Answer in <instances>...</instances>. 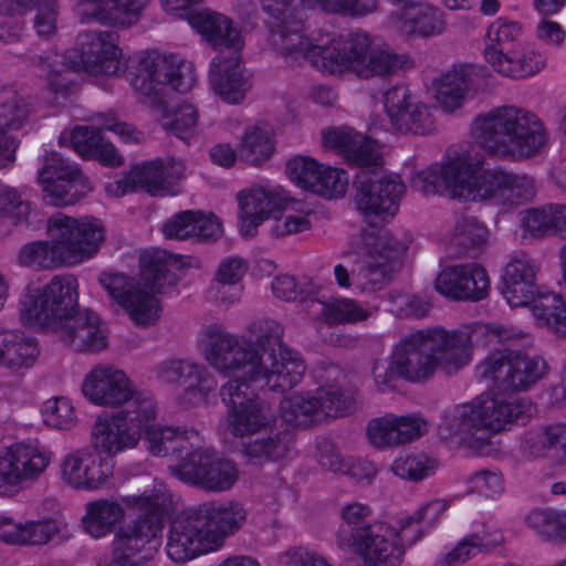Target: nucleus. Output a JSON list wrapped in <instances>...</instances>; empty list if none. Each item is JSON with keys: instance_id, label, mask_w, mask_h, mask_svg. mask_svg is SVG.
Instances as JSON below:
<instances>
[{"instance_id": "f257e3e1", "label": "nucleus", "mask_w": 566, "mask_h": 566, "mask_svg": "<svg viewBox=\"0 0 566 566\" xmlns=\"http://www.w3.org/2000/svg\"><path fill=\"white\" fill-rule=\"evenodd\" d=\"M248 337L227 331L219 323L202 326L198 345L207 363L223 375L241 371L248 379L274 394L301 384L306 373L302 355L282 340L283 326L270 318L251 322Z\"/></svg>"}, {"instance_id": "f03ea898", "label": "nucleus", "mask_w": 566, "mask_h": 566, "mask_svg": "<svg viewBox=\"0 0 566 566\" xmlns=\"http://www.w3.org/2000/svg\"><path fill=\"white\" fill-rule=\"evenodd\" d=\"M412 187L424 196L448 190L453 198L503 208L524 205L536 196L533 177L501 166L485 168L484 156L474 146L449 149L440 165L413 176Z\"/></svg>"}, {"instance_id": "7ed1b4c3", "label": "nucleus", "mask_w": 566, "mask_h": 566, "mask_svg": "<svg viewBox=\"0 0 566 566\" xmlns=\"http://www.w3.org/2000/svg\"><path fill=\"white\" fill-rule=\"evenodd\" d=\"M325 148L336 149L348 163L360 167L354 187L355 201L366 222L376 229L398 211L405 185L399 176L381 174V156L375 142L349 127L324 130Z\"/></svg>"}, {"instance_id": "20e7f679", "label": "nucleus", "mask_w": 566, "mask_h": 566, "mask_svg": "<svg viewBox=\"0 0 566 566\" xmlns=\"http://www.w3.org/2000/svg\"><path fill=\"white\" fill-rule=\"evenodd\" d=\"M177 264L175 255L165 250L147 252L140 258L139 277L124 273L103 272L98 275L101 286L127 313L137 326H154L161 307L156 294L176 283L171 266Z\"/></svg>"}, {"instance_id": "39448f33", "label": "nucleus", "mask_w": 566, "mask_h": 566, "mask_svg": "<svg viewBox=\"0 0 566 566\" xmlns=\"http://www.w3.org/2000/svg\"><path fill=\"white\" fill-rule=\"evenodd\" d=\"M472 335L467 329L441 327L410 333L399 339L391 353L403 371V380L418 384L429 380L438 368L447 373L467 365L472 357Z\"/></svg>"}, {"instance_id": "423d86ee", "label": "nucleus", "mask_w": 566, "mask_h": 566, "mask_svg": "<svg viewBox=\"0 0 566 566\" xmlns=\"http://www.w3.org/2000/svg\"><path fill=\"white\" fill-rule=\"evenodd\" d=\"M48 241L24 244L18 253L22 266L51 270L71 266L93 258L105 239L102 222L92 217L73 218L55 213L48 220Z\"/></svg>"}, {"instance_id": "0eeeda50", "label": "nucleus", "mask_w": 566, "mask_h": 566, "mask_svg": "<svg viewBox=\"0 0 566 566\" xmlns=\"http://www.w3.org/2000/svg\"><path fill=\"white\" fill-rule=\"evenodd\" d=\"M474 130L483 148L503 158L534 157L548 140L542 119L527 108L515 105L497 106L478 116Z\"/></svg>"}, {"instance_id": "6e6552de", "label": "nucleus", "mask_w": 566, "mask_h": 566, "mask_svg": "<svg viewBox=\"0 0 566 566\" xmlns=\"http://www.w3.org/2000/svg\"><path fill=\"white\" fill-rule=\"evenodd\" d=\"M172 499V493L163 485L124 499L139 514L116 531L113 557L107 566H147L158 551L164 517Z\"/></svg>"}, {"instance_id": "1a4fd4ad", "label": "nucleus", "mask_w": 566, "mask_h": 566, "mask_svg": "<svg viewBox=\"0 0 566 566\" xmlns=\"http://www.w3.org/2000/svg\"><path fill=\"white\" fill-rule=\"evenodd\" d=\"M405 249L388 230L364 231L360 251L348 254L334 268L337 285L360 292L381 290L391 281Z\"/></svg>"}, {"instance_id": "9d476101", "label": "nucleus", "mask_w": 566, "mask_h": 566, "mask_svg": "<svg viewBox=\"0 0 566 566\" xmlns=\"http://www.w3.org/2000/svg\"><path fill=\"white\" fill-rule=\"evenodd\" d=\"M327 62L322 65L327 73L336 74L352 70L361 78L387 76L400 70L411 69L412 60L406 54H397L388 45L375 44L364 32L339 36L336 49L325 53Z\"/></svg>"}, {"instance_id": "9b49d317", "label": "nucleus", "mask_w": 566, "mask_h": 566, "mask_svg": "<svg viewBox=\"0 0 566 566\" xmlns=\"http://www.w3.org/2000/svg\"><path fill=\"white\" fill-rule=\"evenodd\" d=\"M77 289V280L71 274L55 275L43 287H29L20 301L21 321L52 332L81 311Z\"/></svg>"}, {"instance_id": "f8f14e48", "label": "nucleus", "mask_w": 566, "mask_h": 566, "mask_svg": "<svg viewBox=\"0 0 566 566\" xmlns=\"http://www.w3.org/2000/svg\"><path fill=\"white\" fill-rule=\"evenodd\" d=\"M251 388L272 392L270 388L251 382L242 373L220 387V398L227 407L228 429L234 438L249 440L276 421L271 405L250 390Z\"/></svg>"}, {"instance_id": "ddd939ff", "label": "nucleus", "mask_w": 566, "mask_h": 566, "mask_svg": "<svg viewBox=\"0 0 566 566\" xmlns=\"http://www.w3.org/2000/svg\"><path fill=\"white\" fill-rule=\"evenodd\" d=\"M480 377L492 381L504 392L530 390L549 373L547 360L537 354L523 350H496L478 367Z\"/></svg>"}, {"instance_id": "4468645a", "label": "nucleus", "mask_w": 566, "mask_h": 566, "mask_svg": "<svg viewBox=\"0 0 566 566\" xmlns=\"http://www.w3.org/2000/svg\"><path fill=\"white\" fill-rule=\"evenodd\" d=\"M522 27L515 21L499 18L486 30L484 57L497 73L513 78L533 75L544 62L533 51L518 49Z\"/></svg>"}, {"instance_id": "2eb2a0df", "label": "nucleus", "mask_w": 566, "mask_h": 566, "mask_svg": "<svg viewBox=\"0 0 566 566\" xmlns=\"http://www.w3.org/2000/svg\"><path fill=\"white\" fill-rule=\"evenodd\" d=\"M282 420L293 427L308 428L325 418H338L354 410V400L337 385H325L315 391H297L280 402Z\"/></svg>"}, {"instance_id": "dca6fc26", "label": "nucleus", "mask_w": 566, "mask_h": 566, "mask_svg": "<svg viewBox=\"0 0 566 566\" xmlns=\"http://www.w3.org/2000/svg\"><path fill=\"white\" fill-rule=\"evenodd\" d=\"M196 72L191 62L177 55L145 53L139 56L134 71L129 73L132 86L145 96H157L166 85L186 93L196 83Z\"/></svg>"}, {"instance_id": "f3484780", "label": "nucleus", "mask_w": 566, "mask_h": 566, "mask_svg": "<svg viewBox=\"0 0 566 566\" xmlns=\"http://www.w3.org/2000/svg\"><path fill=\"white\" fill-rule=\"evenodd\" d=\"M169 472L181 482L209 492H226L239 478L237 464L198 444L187 452L177 464L168 467Z\"/></svg>"}, {"instance_id": "a211bd4d", "label": "nucleus", "mask_w": 566, "mask_h": 566, "mask_svg": "<svg viewBox=\"0 0 566 566\" xmlns=\"http://www.w3.org/2000/svg\"><path fill=\"white\" fill-rule=\"evenodd\" d=\"M51 453L38 442H17L0 454V494L13 495L27 483L40 479Z\"/></svg>"}, {"instance_id": "6ab92c4d", "label": "nucleus", "mask_w": 566, "mask_h": 566, "mask_svg": "<svg viewBox=\"0 0 566 566\" xmlns=\"http://www.w3.org/2000/svg\"><path fill=\"white\" fill-rule=\"evenodd\" d=\"M384 105L391 128L398 133L424 136L436 129L433 107L420 101L406 85L390 87L384 94Z\"/></svg>"}, {"instance_id": "aec40b11", "label": "nucleus", "mask_w": 566, "mask_h": 566, "mask_svg": "<svg viewBox=\"0 0 566 566\" xmlns=\"http://www.w3.org/2000/svg\"><path fill=\"white\" fill-rule=\"evenodd\" d=\"M352 541L360 566H400L405 555L401 534L392 526L374 522L354 528Z\"/></svg>"}, {"instance_id": "412c9836", "label": "nucleus", "mask_w": 566, "mask_h": 566, "mask_svg": "<svg viewBox=\"0 0 566 566\" xmlns=\"http://www.w3.org/2000/svg\"><path fill=\"white\" fill-rule=\"evenodd\" d=\"M39 182L44 199L53 206L74 205L92 189L81 170L56 153L45 158L39 172Z\"/></svg>"}, {"instance_id": "4be33fe9", "label": "nucleus", "mask_w": 566, "mask_h": 566, "mask_svg": "<svg viewBox=\"0 0 566 566\" xmlns=\"http://www.w3.org/2000/svg\"><path fill=\"white\" fill-rule=\"evenodd\" d=\"M279 20L281 24L272 32V43L289 63L308 61L314 67L327 72L323 63L327 62V50L336 49L339 38H333L326 42L313 44L304 34L303 23L292 17V12L284 14Z\"/></svg>"}, {"instance_id": "5701e85b", "label": "nucleus", "mask_w": 566, "mask_h": 566, "mask_svg": "<svg viewBox=\"0 0 566 566\" xmlns=\"http://www.w3.org/2000/svg\"><path fill=\"white\" fill-rule=\"evenodd\" d=\"M60 470L66 485L86 491L104 488L113 474L109 462L88 448L76 449L64 455Z\"/></svg>"}, {"instance_id": "b1692460", "label": "nucleus", "mask_w": 566, "mask_h": 566, "mask_svg": "<svg viewBox=\"0 0 566 566\" xmlns=\"http://www.w3.org/2000/svg\"><path fill=\"white\" fill-rule=\"evenodd\" d=\"M428 423L418 413H385L371 419L366 428L369 443L380 450L400 447L421 438Z\"/></svg>"}, {"instance_id": "393cba45", "label": "nucleus", "mask_w": 566, "mask_h": 566, "mask_svg": "<svg viewBox=\"0 0 566 566\" xmlns=\"http://www.w3.org/2000/svg\"><path fill=\"white\" fill-rule=\"evenodd\" d=\"M52 333L64 346L76 353L96 354L108 346L107 333L98 315L87 308L69 316Z\"/></svg>"}, {"instance_id": "a878e982", "label": "nucleus", "mask_w": 566, "mask_h": 566, "mask_svg": "<svg viewBox=\"0 0 566 566\" xmlns=\"http://www.w3.org/2000/svg\"><path fill=\"white\" fill-rule=\"evenodd\" d=\"M133 384L119 368L99 364L85 376L82 391L94 405L116 408L132 397Z\"/></svg>"}, {"instance_id": "bb28decb", "label": "nucleus", "mask_w": 566, "mask_h": 566, "mask_svg": "<svg viewBox=\"0 0 566 566\" xmlns=\"http://www.w3.org/2000/svg\"><path fill=\"white\" fill-rule=\"evenodd\" d=\"M217 549L195 511L177 516L169 528L166 552L175 563H186Z\"/></svg>"}, {"instance_id": "cd10ccee", "label": "nucleus", "mask_w": 566, "mask_h": 566, "mask_svg": "<svg viewBox=\"0 0 566 566\" xmlns=\"http://www.w3.org/2000/svg\"><path fill=\"white\" fill-rule=\"evenodd\" d=\"M436 290L452 300L478 302L488 296L490 279L478 263L447 266L436 279Z\"/></svg>"}, {"instance_id": "c85d7f7f", "label": "nucleus", "mask_w": 566, "mask_h": 566, "mask_svg": "<svg viewBox=\"0 0 566 566\" xmlns=\"http://www.w3.org/2000/svg\"><path fill=\"white\" fill-rule=\"evenodd\" d=\"M475 403L482 427L486 429L488 444L492 433L505 430L507 426L518 420H524L533 410L528 399L500 390L481 395Z\"/></svg>"}, {"instance_id": "c756f323", "label": "nucleus", "mask_w": 566, "mask_h": 566, "mask_svg": "<svg viewBox=\"0 0 566 566\" xmlns=\"http://www.w3.org/2000/svg\"><path fill=\"white\" fill-rule=\"evenodd\" d=\"M439 434L444 440L480 451L489 446L486 429L482 427L476 403L455 405L446 409L438 427Z\"/></svg>"}, {"instance_id": "7c9ffc66", "label": "nucleus", "mask_w": 566, "mask_h": 566, "mask_svg": "<svg viewBox=\"0 0 566 566\" xmlns=\"http://www.w3.org/2000/svg\"><path fill=\"white\" fill-rule=\"evenodd\" d=\"M209 83L212 91L226 103L238 104L252 88L253 76L239 54H220L210 63Z\"/></svg>"}, {"instance_id": "2f4dec72", "label": "nucleus", "mask_w": 566, "mask_h": 566, "mask_svg": "<svg viewBox=\"0 0 566 566\" xmlns=\"http://www.w3.org/2000/svg\"><path fill=\"white\" fill-rule=\"evenodd\" d=\"M113 31L84 32L78 35L80 67L92 76H111L120 71V50Z\"/></svg>"}, {"instance_id": "473e14b6", "label": "nucleus", "mask_w": 566, "mask_h": 566, "mask_svg": "<svg viewBox=\"0 0 566 566\" xmlns=\"http://www.w3.org/2000/svg\"><path fill=\"white\" fill-rule=\"evenodd\" d=\"M520 453L527 461L547 460L566 469V423L531 427L520 438Z\"/></svg>"}, {"instance_id": "72a5a7b5", "label": "nucleus", "mask_w": 566, "mask_h": 566, "mask_svg": "<svg viewBox=\"0 0 566 566\" xmlns=\"http://www.w3.org/2000/svg\"><path fill=\"white\" fill-rule=\"evenodd\" d=\"M239 205V230L245 238L256 234L258 228L281 208L282 193L269 186H253L237 193Z\"/></svg>"}, {"instance_id": "f704fd0d", "label": "nucleus", "mask_w": 566, "mask_h": 566, "mask_svg": "<svg viewBox=\"0 0 566 566\" xmlns=\"http://www.w3.org/2000/svg\"><path fill=\"white\" fill-rule=\"evenodd\" d=\"M147 3L148 0H78L76 13L81 23L96 21L129 28L139 21Z\"/></svg>"}, {"instance_id": "c9c22d12", "label": "nucleus", "mask_w": 566, "mask_h": 566, "mask_svg": "<svg viewBox=\"0 0 566 566\" xmlns=\"http://www.w3.org/2000/svg\"><path fill=\"white\" fill-rule=\"evenodd\" d=\"M195 512L216 548L223 544L227 536L241 528L247 518L243 505L233 500L207 502Z\"/></svg>"}, {"instance_id": "e433bc0d", "label": "nucleus", "mask_w": 566, "mask_h": 566, "mask_svg": "<svg viewBox=\"0 0 566 566\" xmlns=\"http://www.w3.org/2000/svg\"><path fill=\"white\" fill-rule=\"evenodd\" d=\"M254 437L242 442L240 447L241 454L254 464L277 462L287 458L295 443L293 431L283 426H271Z\"/></svg>"}, {"instance_id": "4c0bfd02", "label": "nucleus", "mask_w": 566, "mask_h": 566, "mask_svg": "<svg viewBox=\"0 0 566 566\" xmlns=\"http://www.w3.org/2000/svg\"><path fill=\"white\" fill-rule=\"evenodd\" d=\"M390 25L403 36L422 38L441 34L446 30L443 12L428 2H417L390 15Z\"/></svg>"}, {"instance_id": "58836bf2", "label": "nucleus", "mask_w": 566, "mask_h": 566, "mask_svg": "<svg viewBox=\"0 0 566 566\" xmlns=\"http://www.w3.org/2000/svg\"><path fill=\"white\" fill-rule=\"evenodd\" d=\"M95 120L101 127L78 126L72 132V146L83 157H91L96 151V147L103 138L101 128L113 132L125 143H139L144 138L140 130L126 122L119 120L113 114H97Z\"/></svg>"}, {"instance_id": "ea45409f", "label": "nucleus", "mask_w": 566, "mask_h": 566, "mask_svg": "<svg viewBox=\"0 0 566 566\" xmlns=\"http://www.w3.org/2000/svg\"><path fill=\"white\" fill-rule=\"evenodd\" d=\"M202 442L200 432L193 428L154 426L145 432V444L155 457H181Z\"/></svg>"}, {"instance_id": "a19ab883", "label": "nucleus", "mask_w": 566, "mask_h": 566, "mask_svg": "<svg viewBox=\"0 0 566 566\" xmlns=\"http://www.w3.org/2000/svg\"><path fill=\"white\" fill-rule=\"evenodd\" d=\"M92 447L108 455H115L135 448L139 440L136 429H130L117 413L112 417H97L91 430Z\"/></svg>"}, {"instance_id": "79ce46f5", "label": "nucleus", "mask_w": 566, "mask_h": 566, "mask_svg": "<svg viewBox=\"0 0 566 566\" xmlns=\"http://www.w3.org/2000/svg\"><path fill=\"white\" fill-rule=\"evenodd\" d=\"M163 233L167 239L176 240H217L222 235V228L213 214L186 210L168 219L163 224Z\"/></svg>"}, {"instance_id": "37998d69", "label": "nucleus", "mask_w": 566, "mask_h": 566, "mask_svg": "<svg viewBox=\"0 0 566 566\" xmlns=\"http://www.w3.org/2000/svg\"><path fill=\"white\" fill-rule=\"evenodd\" d=\"M182 176L180 164L164 165L159 160L135 166L128 172V180L135 191H146L151 196L174 195L172 190L176 180Z\"/></svg>"}, {"instance_id": "c03bdc74", "label": "nucleus", "mask_w": 566, "mask_h": 566, "mask_svg": "<svg viewBox=\"0 0 566 566\" xmlns=\"http://www.w3.org/2000/svg\"><path fill=\"white\" fill-rule=\"evenodd\" d=\"M190 23L216 50L233 49L237 51L243 45L240 31L224 14L202 10L192 14Z\"/></svg>"}, {"instance_id": "a18cd8bd", "label": "nucleus", "mask_w": 566, "mask_h": 566, "mask_svg": "<svg viewBox=\"0 0 566 566\" xmlns=\"http://www.w3.org/2000/svg\"><path fill=\"white\" fill-rule=\"evenodd\" d=\"M502 532L482 525V530L465 535L447 553L438 555L433 566H461L479 553L490 552L504 543Z\"/></svg>"}, {"instance_id": "49530a36", "label": "nucleus", "mask_w": 566, "mask_h": 566, "mask_svg": "<svg viewBox=\"0 0 566 566\" xmlns=\"http://www.w3.org/2000/svg\"><path fill=\"white\" fill-rule=\"evenodd\" d=\"M40 355L38 342L0 326V367L12 373L31 368Z\"/></svg>"}, {"instance_id": "de8ad7c7", "label": "nucleus", "mask_w": 566, "mask_h": 566, "mask_svg": "<svg viewBox=\"0 0 566 566\" xmlns=\"http://www.w3.org/2000/svg\"><path fill=\"white\" fill-rule=\"evenodd\" d=\"M471 67L454 66L433 81L434 98L446 113L459 109L469 90Z\"/></svg>"}, {"instance_id": "09e8293b", "label": "nucleus", "mask_w": 566, "mask_h": 566, "mask_svg": "<svg viewBox=\"0 0 566 566\" xmlns=\"http://www.w3.org/2000/svg\"><path fill=\"white\" fill-rule=\"evenodd\" d=\"M125 517L124 506L114 499H99L85 504L82 518L84 531L94 538H102L113 532Z\"/></svg>"}, {"instance_id": "8fccbe9b", "label": "nucleus", "mask_w": 566, "mask_h": 566, "mask_svg": "<svg viewBox=\"0 0 566 566\" xmlns=\"http://www.w3.org/2000/svg\"><path fill=\"white\" fill-rule=\"evenodd\" d=\"M217 386L212 373L203 364L191 359L180 384L182 391L179 401L186 408L199 406L207 401Z\"/></svg>"}, {"instance_id": "3c124183", "label": "nucleus", "mask_w": 566, "mask_h": 566, "mask_svg": "<svg viewBox=\"0 0 566 566\" xmlns=\"http://www.w3.org/2000/svg\"><path fill=\"white\" fill-rule=\"evenodd\" d=\"M273 130L266 124L248 127L238 145L239 157L253 166L266 161L274 153Z\"/></svg>"}, {"instance_id": "603ef678", "label": "nucleus", "mask_w": 566, "mask_h": 566, "mask_svg": "<svg viewBox=\"0 0 566 566\" xmlns=\"http://www.w3.org/2000/svg\"><path fill=\"white\" fill-rule=\"evenodd\" d=\"M159 119L165 130L182 140H189L195 135L198 124V109L195 105L182 102L176 106L158 105Z\"/></svg>"}, {"instance_id": "864d4df0", "label": "nucleus", "mask_w": 566, "mask_h": 566, "mask_svg": "<svg viewBox=\"0 0 566 566\" xmlns=\"http://www.w3.org/2000/svg\"><path fill=\"white\" fill-rule=\"evenodd\" d=\"M125 409L116 412L125 419L130 429H136L138 440L142 433L154 427L157 417V406L151 395L144 391H132V397L124 403Z\"/></svg>"}, {"instance_id": "5fc2aeb1", "label": "nucleus", "mask_w": 566, "mask_h": 566, "mask_svg": "<svg viewBox=\"0 0 566 566\" xmlns=\"http://www.w3.org/2000/svg\"><path fill=\"white\" fill-rule=\"evenodd\" d=\"M532 313L538 326L566 337V303L560 295L552 292L541 295Z\"/></svg>"}, {"instance_id": "6e6d98bb", "label": "nucleus", "mask_w": 566, "mask_h": 566, "mask_svg": "<svg viewBox=\"0 0 566 566\" xmlns=\"http://www.w3.org/2000/svg\"><path fill=\"white\" fill-rule=\"evenodd\" d=\"M34 64L44 73L49 88L56 94H66L73 84V66L56 52L36 56Z\"/></svg>"}, {"instance_id": "4d7b16f0", "label": "nucleus", "mask_w": 566, "mask_h": 566, "mask_svg": "<svg viewBox=\"0 0 566 566\" xmlns=\"http://www.w3.org/2000/svg\"><path fill=\"white\" fill-rule=\"evenodd\" d=\"M437 462L424 453L400 454L392 462L391 472L401 480L419 482L434 473Z\"/></svg>"}, {"instance_id": "13d9d810", "label": "nucleus", "mask_w": 566, "mask_h": 566, "mask_svg": "<svg viewBox=\"0 0 566 566\" xmlns=\"http://www.w3.org/2000/svg\"><path fill=\"white\" fill-rule=\"evenodd\" d=\"M525 521L528 527L546 539H566V512L534 510Z\"/></svg>"}, {"instance_id": "bf43d9fd", "label": "nucleus", "mask_w": 566, "mask_h": 566, "mask_svg": "<svg viewBox=\"0 0 566 566\" xmlns=\"http://www.w3.org/2000/svg\"><path fill=\"white\" fill-rule=\"evenodd\" d=\"M489 231L486 227L474 216H464L458 219L452 241L464 251H476L488 242Z\"/></svg>"}, {"instance_id": "052dcab7", "label": "nucleus", "mask_w": 566, "mask_h": 566, "mask_svg": "<svg viewBox=\"0 0 566 566\" xmlns=\"http://www.w3.org/2000/svg\"><path fill=\"white\" fill-rule=\"evenodd\" d=\"M283 214L277 219L272 228V233L276 237H284L303 232L311 227L307 218L310 208L303 203L291 201L282 202L280 208Z\"/></svg>"}, {"instance_id": "680f3d73", "label": "nucleus", "mask_w": 566, "mask_h": 566, "mask_svg": "<svg viewBox=\"0 0 566 566\" xmlns=\"http://www.w3.org/2000/svg\"><path fill=\"white\" fill-rule=\"evenodd\" d=\"M42 416L46 426L59 430H70L77 422L75 408L72 401L65 397L46 400L42 407Z\"/></svg>"}, {"instance_id": "e2e57ef3", "label": "nucleus", "mask_w": 566, "mask_h": 566, "mask_svg": "<svg viewBox=\"0 0 566 566\" xmlns=\"http://www.w3.org/2000/svg\"><path fill=\"white\" fill-rule=\"evenodd\" d=\"M31 112L30 104L19 94H11L0 103V132L21 128Z\"/></svg>"}, {"instance_id": "0e129e2a", "label": "nucleus", "mask_w": 566, "mask_h": 566, "mask_svg": "<svg viewBox=\"0 0 566 566\" xmlns=\"http://www.w3.org/2000/svg\"><path fill=\"white\" fill-rule=\"evenodd\" d=\"M539 263L525 252L514 253L504 268L502 282H537Z\"/></svg>"}, {"instance_id": "69168bd1", "label": "nucleus", "mask_w": 566, "mask_h": 566, "mask_svg": "<svg viewBox=\"0 0 566 566\" xmlns=\"http://www.w3.org/2000/svg\"><path fill=\"white\" fill-rule=\"evenodd\" d=\"M370 308L363 306L352 298H337L329 303L328 323L356 324L367 321L371 316Z\"/></svg>"}, {"instance_id": "338daca9", "label": "nucleus", "mask_w": 566, "mask_h": 566, "mask_svg": "<svg viewBox=\"0 0 566 566\" xmlns=\"http://www.w3.org/2000/svg\"><path fill=\"white\" fill-rule=\"evenodd\" d=\"M322 165L310 157L297 156L286 164L289 178L298 187L305 190H313L314 184L318 180Z\"/></svg>"}, {"instance_id": "774afa93", "label": "nucleus", "mask_w": 566, "mask_h": 566, "mask_svg": "<svg viewBox=\"0 0 566 566\" xmlns=\"http://www.w3.org/2000/svg\"><path fill=\"white\" fill-rule=\"evenodd\" d=\"M347 187L348 175L344 170L322 166L312 191L323 197L337 198L345 195Z\"/></svg>"}]
</instances>
